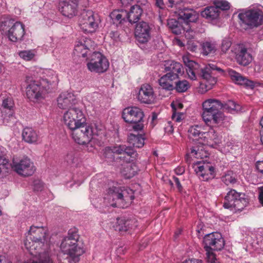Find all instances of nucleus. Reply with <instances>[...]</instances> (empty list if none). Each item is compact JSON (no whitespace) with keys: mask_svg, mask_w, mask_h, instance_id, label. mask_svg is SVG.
Instances as JSON below:
<instances>
[{"mask_svg":"<svg viewBox=\"0 0 263 263\" xmlns=\"http://www.w3.org/2000/svg\"><path fill=\"white\" fill-rule=\"evenodd\" d=\"M47 230L43 227L31 226L24 240V246L32 257L24 263H53L48 251L42 252L47 243Z\"/></svg>","mask_w":263,"mask_h":263,"instance_id":"obj_1","label":"nucleus"},{"mask_svg":"<svg viewBox=\"0 0 263 263\" xmlns=\"http://www.w3.org/2000/svg\"><path fill=\"white\" fill-rule=\"evenodd\" d=\"M62 254L59 256V263H77L84 252V244L79 235L74 230H70L61 243Z\"/></svg>","mask_w":263,"mask_h":263,"instance_id":"obj_2","label":"nucleus"},{"mask_svg":"<svg viewBox=\"0 0 263 263\" xmlns=\"http://www.w3.org/2000/svg\"><path fill=\"white\" fill-rule=\"evenodd\" d=\"M26 95L32 102H37L44 98L45 95L49 89L55 87L58 84V79L55 75L51 79H42L40 81L33 80L32 78L27 76L26 78Z\"/></svg>","mask_w":263,"mask_h":263,"instance_id":"obj_3","label":"nucleus"},{"mask_svg":"<svg viewBox=\"0 0 263 263\" xmlns=\"http://www.w3.org/2000/svg\"><path fill=\"white\" fill-rule=\"evenodd\" d=\"M203 112L202 117L206 124L211 123L220 124L224 120L223 114L220 111L223 104L217 99H209L202 103Z\"/></svg>","mask_w":263,"mask_h":263,"instance_id":"obj_4","label":"nucleus"},{"mask_svg":"<svg viewBox=\"0 0 263 263\" xmlns=\"http://www.w3.org/2000/svg\"><path fill=\"white\" fill-rule=\"evenodd\" d=\"M206 251V259L209 263H220L212 250H221L224 246V239L220 233L213 232L206 234L203 238Z\"/></svg>","mask_w":263,"mask_h":263,"instance_id":"obj_5","label":"nucleus"},{"mask_svg":"<svg viewBox=\"0 0 263 263\" xmlns=\"http://www.w3.org/2000/svg\"><path fill=\"white\" fill-rule=\"evenodd\" d=\"M144 116L142 109L136 106L126 107L122 111L123 119L126 122L132 124V128L135 132L143 129Z\"/></svg>","mask_w":263,"mask_h":263,"instance_id":"obj_6","label":"nucleus"},{"mask_svg":"<svg viewBox=\"0 0 263 263\" xmlns=\"http://www.w3.org/2000/svg\"><path fill=\"white\" fill-rule=\"evenodd\" d=\"M248 204L245 195L231 189L224 197L223 206L230 210L242 211Z\"/></svg>","mask_w":263,"mask_h":263,"instance_id":"obj_7","label":"nucleus"},{"mask_svg":"<svg viewBox=\"0 0 263 263\" xmlns=\"http://www.w3.org/2000/svg\"><path fill=\"white\" fill-rule=\"evenodd\" d=\"M107 193L108 199L113 201L110 204L112 207L123 208L124 202L134 198L132 195L133 191L129 189H122L120 187L112 186L108 189Z\"/></svg>","mask_w":263,"mask_h":263,"instance_id":"obj_8","label":"nucleus"},{"mask_svg":"<svg viewBox=\"0 0 263 263\" xmlns=\"http://www.w3.org/2000/svg\"><path fill=\"white\" fill-rule=\"evenodd\" d=\"M100 22L99 15L91 10L83 11L79 18L80 27L85 33L95 32Z\"/></svg>","mask_w":263,"mask_h":263,"instance_id":"obj_9","label":"nucleus"},{"mask_svg":"<svg viewBox=\"0 0 263 263\" xmlns=\"http://www.w3.org/2000/svg\"><path fill=\"white\" fill-rule=\"evenodd\" d=\"M64 122L71 130L85 123L86 119L81 109L77 107L69 109L64 114Z\"/></svg>","mask_w":263,"mask_h":263,"instance_id":"obj_10","label":"nucleus"},{"mask_svg":"<svg viewBox=\"0 0 263 263\" xmlns=\"http://www.w3.org/2000/svg\"><path fill=\"white\" fill-rule=\"evenodd\" d=\"M87 67L89 71L96 73H103L109 67V62L106 57L99 52H94L89 57Z\"/></svg>","mask_w":263,"mask_h":263,"instance_id":"obj_11","label":"nucleus"},{"mask_svg":"<svg viewBox=\"0 0 263 263\" xmlns=\"http://www.w3.org/2000/svg\"><path fill=\"white\" fill-rule=\"evenodd\" d=\"M238 17L242 23L251 28L257 27L263 22V12L258 9H251L240 13Z\"/></svg>","mask_w":263,"mask_h":263,"instance_id":"obj_12","label":"nucleus"},{"mask_svg":"<svg viewBox=\"0 0 263 263\" xmlns=\"http://www.w3.org/2000/svg\"><path fill=\"white\" fill-rule=\"evenodd\" d=\"M71 130L73 139L79 144H86L89 143L92 138V128L87 125L86 122L83 125H79L74 129Z\"/></svg>","mask_w":263,"mask_h":263,"instance_id":"obj_13","label":"nucleus"},{"mask_svg":"<svg viewBox=\"0 0 263 263\" xmlns=\"http://www.w3.org/2000/svg\"><path fill=\"white\" fill-rule=\"evenodd\" d=\"M14 21L11 19H7L2 23V27H11L8 30L7 35L9 39L15 42L18 40H22L25 34L24 25L19 22L13 23Z\"/></svg>","mask_w":263,"mask_h":263,"instance_id":"obj_14","label":"nucleus"},{"mask_svg":"<svg viewBox=\"0 0 263 263\" xmlns=\"http://www.w3.org/2000/svg\"><path fill=\"white\" fill-rule=\"evenodd\" d=\"M12 168L19 175L23 176L32 175L35 169L30 159L25 157L19 161H13Z\"/></svg>","mask_w":263,"mask_h":263,"instance_id":"obj_15","label":"nucleus"},{"mask_svg":"<svg viewBox=\"0 0 263 263\" xmlns=\"http://www.w3.org/2000/svg\"><path fill=\"white\" fill-rule=\"evenodd\" d=\"M231 51L235 54L237 62L241 65L247 66L252 60V55L248 51V49L243 44H237L234 46Z\"/></svg>","mask_w":263,"mask_h":263,"instance_id":"obj_16","label":"nucleus"},{"mask_svg":"<svg viewBox=\"0 0 263 263\" xmlns=\"http://www.w3.org/2000/svg\"><path fill=\"white\" fill-rule=\"evenodd\" d=\"M216 72L222 74L223 70L216 65L210 63L201 69L200 76L203 79L206 80L210 85H213L216 83V79L215 77Z\"/></svg>","mask_w":263,"mask_h":263,"instance_id":"obj_17","label":"nucleus"},{"mask_svg":"<svg viewBox=\"0 0 263 263\" xmlns=\"http://www.w3.org/2000/svg\"><path fill=\"white\" fill-rule=\"evenodd\" d=\"M13 105L11 97H8L3 99L0 112V123L7 124L13 118Z\"/></svg>","mask_w":263,"mask_h":263,"instance_id":"obj_18","label":"nucleus"},{"mask_svg":"<svg viewBox=\"0 0 263 263\" xmlns=\"http://www.w3.org/2000/svg\"><path fill=\"white\" fill-rule=\"evenodd\" d=\"M75 96L71 92H64L61 93L57 99L58 107L62 109H70L75 107L77 103Z\"/></svg>","mask_w":263,"mask_h":263,"instance_id":"obj_19","label":"nucleus"},{"mask_svg":"<svg viewBox=\"0 0 263 263\" xmlns=\"http://www.w3.org/2000/svg\"><path fill=\"white\" fill-rule=\"evenodd\" d=\"M151 28L148 23L142 22L138 24L135 28L137 40L141 43H145L150 39Z\"/></svg>","mask_w":263,"mask_h":263,"instance_id":"obj_20","label":"nucleus"},{"mask_svg":"<svg viewBox=\"0 0 263 263\" xmlns=\"http://www.w3.org/2000/svg\"><path fill=\"white\" fill-rule=\"evenodd\" d=\"M138 100L141 103L151 104L155 100L154 92L152 87L148 84L141 85L138 95Z\"/></svg>","mask_w":263,"mask_h":263,"instance_id":"obj_21","label":"nucleus"},{"mask_svg":"<svg viewBox=\"0 0 263 263\" xmlns=\"http://www.w3.org/2000/svg\"><path fill=\"white\" fill-rule=\"evenodd\" d=\"M137 226V221L135 219H125L122 218H117L112 225L115 230L119 232H126Z\"/></svg>","mask_w":263,"mask_h":263,"instance_id":"obj_22","label":"nucleus"},{"mask_svg":"<svg viewBox=\"0 0 263 263\" xmlns=\"http://www.w3.org/2000/svg\"><path fill=\"white\" fill-rule=\"evenodd\" d=\"M228 74L231 80L236 84L243 85L246 87L252 89L254 88V83L253 81L247 79L236 71L233 69H229L228 70Z\"/></svg>","mask_w":263,"mask_h":263,"instance_id":"obj_23","label":"nucleus"},{"mask_svg":"<svg viewBox=\"0 0 263 263\" xmlns=\"http://www.w3.org/2000/svg\"><path fill=\"white\" fill-rule=\"evenodd\" d=\"M165 71L168 72L167 73L171 74V76L175 75L174 79L178 78L179 74L183 73V67L182 65L175 61H168L165 64Z\"/></svg>","mask_w":263,"mask_h":263,"instance_id":"obj_24","label":"nucleus"},{"mask_svg":"<svg viewBox=\"0 0 263 263\" xmlns=\"http://www.w3.org/2000/svg\"><path fill=\"white\" fill-rule=\"evenodd\" d=\"M179 18L185 23L195 22L198 18V13L193 9L184 8L181 9L178 14Z\"/></svg>","mask_w":263,"mask_h":263,"instance_id":"obj_25","label":"nucleus"},{"mask_svg":"<svg viewBox=\"0 0 263 263\" xmlns=\"http://www.w3.org/2000/svg\"><path fill=\"white\" fill-rule=\"evenodd\" d=\"M109 16L113 23L118 25L126 22L128 12L123 10H115L110 13Z\"/></svg>","mask_w":263,"mask_h":263,"instance_id":"obj_26","label":"nucleus"},{"mask_svg":"<svg viewBox=\"0 0 263 263\" xmlns=\"http://www.w3.org/2000/svg\"><path fill=\"white\" fill-rule=\"evenodd\" d=\"M23 140L28 143H34L37 141L38 135L32 128L26 127L22 133Z\"/></svg>","mask_w":263,"mask_h":263,"instance_id":"obj_27","label":"nucleus"},{"mask_svg":"<svg viewBox=\"0 0 263 263\" xmlns=\"http://www.w3.org/2000/svg\"><path fill=\"white\" fill-rule=\"evenodd\" d=\"M143 11L138 5H134L131 7L130 11L128 12L127 20L131 24L137 23L140 20Z\"/></svg>","mask_w":263,"mask_h":263,"instance_id":"obj_28","label":"nucleus"},{"mask_svg":"<svg viewBox=\"0 0 263 263\" xmlns=\"http://www.w3.org/2000/svg\"><path fill=\"white\" fill-rule=\"evenodd\" d=\"M175 75L171 76L170 73H166L162 76L159 80V84L160 86L164 89L167 90H172L174 89L173 81L175 80L174 79Z\"/></svg>","mask_w":263,"mask_h":263,"instance_id":"obj_29","label":"nucleus"},{"mask_svg":"<svg viewBox=\"0 0 263 263\" xmlns=\"http://www.w3.org/2000/svg\"><path fill=\"white\" fill-rule=\"evenodd\" d=\"M115 155L126 154L130 157H134L137 154L133 148L131 146H127L125 145H118L115 146H111Z\"/></svg>","mask_w":263,"mask_h":263,"instance_id":"obj_30","label":"nucleus"},{"mask_svg":"<svg viewBox=\"0 0 263 263\" xmlns=\"http://www.w3.org/2000/svg\"><path fill=\"white\" fill-rule=\"evenodd\" d=\"M90 42V40L78 42L74 47V53L78 56L85 57L89 51L88 45Z\"/></svg>","mask_w":263,"mask_h":263,"instance_id":"obj_31","label":"nucleus"},{"mask_svg":"<svg viewBox=\"0 0 263 263\" xmlns=\"http://www.w3.org/2000/svg\"><path fill=\"white\" fill-rule=\"evenodd\" d=\"M128 142L134 147L141 148L144 144V138L141 134H130L128 136Z\"/></svg>","mask_w":263,"mask_h":263,"instance_id":"obj_32","label":"nucleus"},{"mask_svg":"<svg viewBox=\"0 0 263 263\" xmlns=\"http://www.w3.org/2000/svg\"><path fill=\"white\" fill-rule=\"evenodd\" d=\"M202 135L203 137H201V139L208 143H210V141H213L215 144H218L220 142V137L213 128H210L207 132H204Z\"/></svg>","mask_w":263,"mask_h":263,"instance_id":"obj_33","label":"nucleus"},{"mask_svg":"<svg viewBox=\"0 0 263 263\" xmlns=\"http://www.w3.org/2000/svg\"><path fill=\"white\" fill-rule=\"evenodd\" d=\"M183 61L187 66L186 71L189 76V77L191 80H195L196 79V68L198 67V64L193 61L189 60L187 58L184 57Z\"/></svg>","mask_w":263,"mask_h":263,"instance_id":"obj_34","label":"nucleus"},{"mask_svg":"<svg viewBox=\"0 0 263 263\" xmlns=\"http://www.w3.org/2000/svg\"><path fill=\"white\" fill-rule=\"evenodd\" d=\"M220 11L215 6L206 7L201 13L203 17L210 20H214L219 17Z\"/></svg>","mask_w":263,"mask_h":263,"instance_id":"obj_35","label":"nucleus"},{"mask_svg":"<svg viewBox=\"0 0 263 263\" xmlns=\"http://www.w3.org/2000/svg\"><path fill=\"white\" fill-rule=\"evenodd\" d=\"M130 158L126 160L124 164H122L121 168V173L126 178H131L134 177L136 174V171L134 167V165L129 163Z\"/></svg>","mask_w":263,"mask_h":263,"instance_id":"obj_36","label":"nucleus"},{"mask_svg":"<svg viewBox=\"0 0 263 263\" xmlns=\"http://www.w3.org/2000/svg\"><path fill=\"white\" fill-rule=\"evenodd\" d=\"M206 156L205 154L204 155V152L202 148H200L198 146H193L191 148L190 152L186 155V161L187 163H190L191 162V158H192V157L201 159Z\"/></svg>","mask_w":263,"mask_h":263,"instance_id":"obj_37","label":"nucleus"},{"mask_svg":"<svg viewBox=\"0 0 263 263\" xmlns=\"http://www.w3.org/2000/svg\"><path fill=\"white\" fill-rule=\"evenodd\" d=\"M202 128L198 125L191 126L188 130V136L190 139L193 140H198L203 137Z\"/></svg>","mask_w":263,"mask_h":263,"instance_id":"obj_38","label":"nucleus"},{"mask_svg":"<svg viewBox=\"0 0 263 263\" xmlns=\"http://www.w3.org/2000/svg\"><path fill=\"white\" fill-rule=\"evenodd\" d=\"M222 181L227 185H233L237 181L236 175L233 171H228L221 177Z\"/></svg>","mask_w":263,"mask_h":263,"instance_id":"obj_39","label":"nucleus"},{"mask_svg":"<svg viewBox=\"0 0 263 263\" xmlns=\"http://www.w3.org/2000/svg\"><path fill=\"white\" fill-rule=\"evenodd\" d=\"M215 43L212 41H205L202 43V53L204 55H208L209 54L214 53L216 51Z\"/></svg>","mask_w":263,"mask_h":263,"instance_id":"obj_40","label":"nucleus"},{"mask_svg":"<svg viewBox=\"0 0 263 263\" xmlns=\"http://www.w3.org/2000/svg\"><path fill=\"white\" fill-rule=\"evenodd\" d=\"M222 108L223 109L228 111L231 113H234L235 111H238L240 107L238 104H237L235 102L230 100L224 105H223Z\"/></svg>","mask_w":263,"mask_h":263,"instance_id":"obj_41","label":"nucleus"},{"mask_svg":"<svg viewBox=\"0 0 263 263\" xmlns=\"http://www.w3.org/2000/svg\"><path fill=\"white\" fill-rule=\"evenodd\" d=\"M78 160V158L73 152H68L65 157V161L67 163V165L71 166L76 165Z\"/></svg>","mask_w":263,"mask_h":263,"instance_id":"obj_42","label":"nucleus"},{"mask_svg":"<svg viewBox=\"0 0 263 263\" xmlns=\"http://www.w3.org/2000/svg\"><path fill=\"white\" fill-rule=\"evenodd\" d=\"M189 87V82L186 80H182L176 82L174 89L179 92H183L186 91Z\"/></svg>","mask_w":263,"mask_h":263,"instance_id":"obj_43","label":"nucleus"},{"mask_svg":"<svg viewBox=\"0 0 263 263\" xmlns=\"http://www.w3.org/2000/svg\"><path fill=\"white\" fill-rule=\"evenodd\" d=\"M179 23L175 19H170L167 21V25L172 30V32L176 34L181 33L179 27Z\"/></svg>","mask_w":263,"mask_h":263,"instance_id":"obj_44","label":"nucleus"},{"mask_svg":"<svg viewBox=\"0 0 263 263\" xmlns=\"http://www.w3.org/2000/svg\"><path fill=\"white\" fill-rule=\"evenodd\" d=\"M194 171L197 174L202 177L203 179H208V177H204L203 167L204 162L197 161L194 163Z\"/></svg>","mask_w":263,"mask_h":263,"instance_id":"obj_45","label":"nucleus"},{"mask_svg":"<svg viewBox=\"0 0 263 263\" xmlns=\"http://www.w3.org/2000/svg\"><path fill=\"white\" fill-rule=\"evenodd\" d=\"M214 4L219 11L220 9L222 10H227L230 8V3L224 0H216L214 1Z\"/></svg>","mask_w":263,"mask_h":263,"instance_id":"obj_46","label":"nucleus"},{"mask_svg":"<svg viewBox=\"0 0 263 263\" xmlns=\"http://www.w3.org/2000/svg\"><path fill=\"white\" fill-rule=\"evenodd\" d=\"M104 156L109 162H112L115 160V154L113 152L111 147H107L104 149Z\"/></svg>","mask_w":263,"mask_h":263,"instance_id":"obj_47","label":"nucleus"},{"mask_svg":"<svg viewBox=\"0 0 263 263\" xmlns=\"http://www.w3.org/2000/svg\"><path fill=\"white\" fill-rule=\"evenodd\" d=\"M34 53L31 50H24L19 52L20 57L26 61H29L34 57Z\"/></svg>","mask_w":263,"mask_h":263,"instance_id":"obj_48","label":"nucleus"},{"mask_svg":"<svg viewBox=\"0 0 263 263\" xmlns=\"http://www.w3.org/2000/svg\"><path fill=\"white\" fill-rule=\"evenodd\" d=\"M8 161L3 157H0V174L6 173L8 169Z\"/></svg>","mask_w":263,"mask_h":263,"instance_id":"obj_49","label":"nucleus"},{"mask_svg":"<svg viewBox=\"0 0 263 263\" xmlns=\"http://www.w3.org/2000/svg\"><path fill=\"white\" fill-rule=\"evenodd\" d=\"M232 45L231 41L228 39H226L222 40L221 49L222 52L226 53Z\"/></svg>","mask_w":263,"mask_h":263,"instance_id":"obj_50","label":"nucleus"},{"mask_svg":"<svg viewBox=\"0 0 263 263\" xmlns=\"http://www.w3.org/2000/svg\"><path fill=\"white\" fill-rule=\"evenodd\" d=\"M204 177L210 174V175H213L214 173L215 168L211 165L209 164L208 163L204 162V167H203Z\"/></svg>","mask_w":263,"mask_h":263,"instance_id":"obj_51","label":"nucleus"},{"mask_svg":"<svg viewBox=\"0 0 263 263\" xmlns=\"http://www.w3.org/2000/svg\"><path fill=\"white\" fill-rule=\"evenodd\" d=\"M258 200L260 204L263 207V185L257 188Z\"/></svg>","mask_w":263,"mask_h":263,"instance_id":"obj_52","label":"nucleus"},{"mask_svg":"<svg viewBox=\"0 0 263 263\" xmlns=\"http://www.w3.org/2000/svg\"><path fill=\"white\" fill-rule=\"evenodd\" d=\"M34 190L36 191H42L43 189V183L40 180H35L34 182Z\"/></svg>","mask_w":263,"mask_h":263,"instance_id":"obj_53","label":"nucleus"},{"mask_svg":"<svg viewBox=\"0 0 263 263\" xmlns=\"http://www.w3.org/2000/svg\"><path fill=\"white\" fill-rule=\"evenodd\" d=\"M256 167L258 171L263 175V160L258 161L256 163Z\"/></svg>","mask_w":263,"mask_h":263,"instance_id":"obj_54","label":"nucleus"},{"mask_svg":"<svg viewBox=\"0 0 263 263\" xmlns=\"http://www.w3.org/2000/svg\"><path fill=\"white\" fill-rule=\"evenodd\" d=\"M168 7L171 8L180 4L182 2V0H168Z\"/></svg>","mask_w":263,"mask_h":263,"instance_id":"obj_55","label":"nucleus"},{"mask_svg":"<svg viewBox=\"0 0 263 263\" xmlns=\"http://www.w3.org/2000/svg\"><path fill=\"white\" fill-rule=\"evenodd\" d=\"M155 5L160 10H163L164 8L163 0H156Z\"/></svg>","mask_w":263,"mask_h":263,"instance_id":"obj_56","label":"nucleus"},{"mask_svg":"<svg viewBox=\"0 0 263 263\" xmlns=\"http://www.w3.org/2000/svg\"><path fill=\"white\" fill-rule=\"evenodd\" d=\"M173 179H174L175 183H176V184L177 185V187L178 190L180 192H181L182 190V186L180 182L179 178H178L176 177H173Z\"/></svg>","mask_w":263,"mask_h":263,"instance_id":"obj_57","label":"nucleus"},{"mask_svg":"<svg viewBox=\"0 0 263 263\" xmlns=\"http://www.w3.org/2000/svg\"><path fill=\"white\" fill-rule=\"evenodd\" d=\"M110 36L114 41H117L119 37V33L117 31H111L110 33Z\"/></svg>","mask_w":263,"mask_h":263,"instance_id":"obj_58","label":"nucleus"},{"mask_svg":"<svg viewBox=\"0 0 263 263\" xmlns=\"http://www.w3.org/2000/svg\"><path fill=\"white\" fill-rule=\"evenodd\" d=\"M167 126L164 127V129L166 132L172 133L173 132V125L171 122L167 123Z\"/></svg>","mask_w":263,"mask_h":263,"instance_id":"obj_59","label":"nucleus"},{"mask_svg":"<svg viewBox=\"0 0 263 263\" xmlns=\"http://www.w3.org/2000/svg\"><path fill=\"white\" fill-rule=\"evenodd\" d=\"M181 116H182V115L180 114H173L172 118V119L173 120H174L175 121L179 122L181 120Z\"/></svg>","mask_w":263,"mask_h":263,"instance_id":"obj_60","label":"nucleus"},{"mask_svg":"<svg viewBox=\"0 0 263 263\" xmlns=\"http://www.w3.org/2000/svg\"><path fill=\"white\" fill-rule=\"evenodd\" d=\"M182 263H202V260L192 258L186 260Z\"/></svg>","mask_w":263,"mask_h":263,"instance_id":"obj_61","label":"nucleus"},{"mask_svg":"<svg viewBox=\"0 0 263 263\" xmlns=\"http://www.w3.org/2000/svg\"><path fill=\"white\" fill-rule=\"evenodd\" d=\"M53 75H55L57 78H58L57 74H55V73L53 71H49L48 72V74L46 75V77H45V78H43V79H51V78L53 77ZM58 79V78H57Z\"/></svg>","mask_w":263,"mask_h":263,"instance_id":"obj_62","label":"nucleus"},{"mask_svg":"<svg viewBox=\"0 0 263 263\" xmlns=\"http://www.w3.org/2000/svg\"><path fill=\"white\" fill-rule=\"evenodd\" d=\"M175 172L177 175H182L184 172V168L183 167L176 168Z\"/></svg>","mask_w":263,"mask_h":263,"instance_id":"obj_63","label":"nucleus"},{"mask_svg":"<svg viewBox=\"0 0 263 263\" xmlns=\"http://www.w3.org/2000/svg\"><path fill=\"white\" fill-rule=\"evenodd\" d=\"M123 5L126 6L129 4L133 0H120Z\"/></svg>","mask_w":263,"mask_h":263,"instance_id":"obj_64","label":"nucleus"}]
</instances>
